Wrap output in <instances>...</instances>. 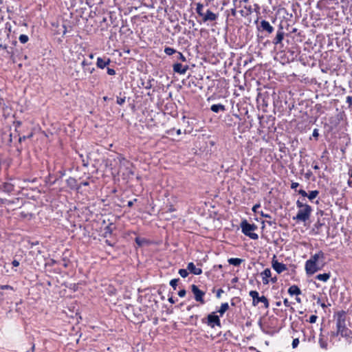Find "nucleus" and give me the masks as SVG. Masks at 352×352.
<instances>
[{
  "label": "nucleus",
  "mask_w": 352,
  "mask_h": 352,
  "mask_svg": "<svg viewBox=\"0 0 352 352\" xmlns=\"http://www.w3.org/2000/svg\"><path fill=\"white\" fill-rule=\"evenodd\" d=\"M190 288L191 292L194 294L195 300L201 304H204L205 300L204 299V296H205V292L199 289L198 286L194 284L190 286Z\"/></svg>",
  "instance_id": "10"
},
{
  "label": "nucleus",
  "mask_w": 352,
  "mask_h": 352,
  "mask_svg": "<svg viewBox=\"0 0 352 352\" xmlns=\"http://www.w3.org/2000/svg\"><path fill=\"white\" fill-rule=\"evenodd\" d=\"M319 344L321 348L322 349H327V341L324 340L322 338H319Z\"/></svg>",
  "instance_id": "33"
},
{
  "label": "nucleus",
  "mask_w": 352,
  "mask_h": 352,
  "mask_svg": "<svg viewBox=\"0 0 352 352\" xmlns=\"http://www.w3.org/2000/svg\"><path fill=\"white\" fill-rule=\"evenodd\" d=\"M260 208V205L259 204H256L255 206H253L252 208V210L256 212V210L257 208Z\"/></svg>",
  "instance_id": "63"
},
{
  "label": "nucleus",
  "mask_w": 352,
  "mask_h": 352,
  "mask_svg": "<svg viewBox=\"0 0 352 352\" xmlns=\"http://www.w3.org/2000/svg\"><path fill=\"white\" fill-rule=\"evenodd\" d=\"M298 344H299L298 338L294 339L292 341V348H294V349L296 348L298 346Z\"/></svg>",
  "instance_id": "42"
},
{
  "label": "nucleus",
  "mask_w": 352,
  "mask_h": 352,
  "mask_svg": "<svg viewBox=\"0 0 352 352\" xmlns=\"http://www.w3.org/2000/svg\"><path fill=\"white\" fill-rule=\"evenodd\" d=\"M299 186V184L297 182H292L291 184L292 189H296Z\"/></svg>",
  "instance_id": "54"
},
{
  "label": "nucleus",
  "mask_w": 352,
  "mask_h": 352,
  "mask_svg": "<svg viewBox=\"0 0 352 352\" xmlns=\"http://www.w3.org/2000/svg\"><path fill=\"white\" fill-rule=\"evenodd\" d=\"M14 124L15 127L18 128L21 125L22 123L21 121H16L14 122Z\"/></svg>",
  "instance_id": "61"
},
{
  "label": "nucleus",
  "mask_w": 352,
  "mask_h": 352,
  "mask_svg": "<svg viewBox=\"0 0 352 352\" xmlns=\"http://www.w3.org/2000/svg\"><path fill=\"white\" fill-rule=\"evenodd\" d=\"M313 173L311 170H308L305 174V177L309 180L311 177L312 176Z\"/></svg>",
  "instance_id": "49"
},
{
  "label": "nucleus",
  "mask_w": 352,
  "mask_h": 352,
  "mask_svg": "<svg viewBox=\"0 0 352 352\" xmlns=\"http://www.w3.org/2000/svg\"><path fill=\"white\" fill-rule=\"evenodd\" d=\"M312 135L313 137L317 140L318 136H319V133H318V129H315L313 131V133H312Z\"/></svg>",
  "instance_id": "47"
},
{
  "label": "nucleus",
  "mask_w": 352,
  "mask_h": 352,
  "mask_svg": "<svg viewBox=\"0 0 352 352\" xmlns=\"http://www.w3.org/2000/svg\"><path fill=\"white\" fill-rule=\"evenodd\" d=\"M66 183L67 186L69 187L71 189L78 190L80 188V186L77 184V180L74 177H69L66 180Z\"/></svg>",
  "instance_id": "18"
},
{
  "label": "nucleus",
  "mask_w": 352,
  "mask_h": 352,
  "mask_svg": "<svg viewBox=\"0 0 352 352\" xmlns=\"http://www.w3.org/2000/svg\"><path fill=\"white\" fill-rule=\"evenodd\" d=\"M11 24L7 22L5 24L4 29L0 30V47L3 49H6L8 47L7 43H6V38L3 37V34H5L7 38H9L10 33L11 32Z\"/></svg>",
  "instance_id": "7"
},
{
  "label": "nucleus",
  "mask_w": 352,
  "mask_h": 352,
  "mask_svg": "<svg viewBox=\"0 0 352 352\" xmlns=\"http://www.w3.org/2000/svg\"><path fill=\"white\" fill-rule=\"evenodd\" d=\"M312 208L310 206H307L306 208H300L296 216L294 217L293 219L297 221L306 222L309 220Z\"/></svg>",
  "instance_id": "3"
},
{
  "label": "nucleus",
  "mask_w": 352,
  "mask_h": 352,
  "mask_svg": "<svg viewBox=\"0 0 352 352\" xmlns=\"http://www.w3.org/2000/svg\"><path fill=\"white\" fill-rule=\"evenodd\" d=\"M135 201H137V199H134L132 201H129L127 203V206L130 208L132 207Z\"/></svg>",
  "instance_id": "56"
},
{
  "label": "nucleus",
  "mask_w": 352,
  "mask_h": 352,
  "mask_svg": "<svg viewBox=\"0 0 352 352\" xmlns=\"http://www.w3.org/2000/svg\"><path fill=\"white\" fill-rule=\"evenodd\" d=\"M270 281L272 283H276L277 282V277L276 276L271 277Z\"/></svg>",
  "instance_id": "62"
},
{
  "label": "nucleus",
  "mask_w": 352,
  "mask_h": 352,
  "mask_svg": "<svg viewBox=\"0 0 352 352\" xmlns=\"http://www.w3.org/2000/svg\"><path fill=\"white\" fill-rule=\"evenodd\" d=\"M319 195V191L317 190H311L309 192V193H307V197L309 200L314 199L318 195Z\"/></svg>",
  "instance_id": "27"
},
{
  "label": "nucleus",
  "mask_w": 352,
  "mask_h": 352,
  "mask_svg": "<svg viewBox=\"0 0 352 352\" xmlns=\"http://www.w3.org/2000/svg\"><path fill=\"white\" fill-rule=\"evenodd\" d=\"M229 309V305L228 302L222 303L219 309L217 311V312L219 313L220 316H222L226 311Z\"/></svg>",
  "instance_id": "25"
},
{
  "label": "nucleus",
  "mask_w": 352,
  "mask_h": 352,
  "mask_svg": "<svg viewBox=\"0 0 352 352\" xmlns=\"http://www.w3.org/2000/svg\"><path fill=\"white\" fill-rule=\"evenodd\" d=\"M0 190L8 195H13L15 191V184L12 182V179L0 184Z\"/></svg>",
  "instance_id": "9"
},
{
  "label": "nucleus",
  "mask_w": 352,
  "mask_h": 352,
  "mask_svg": "<svg viewBox=\"0 0 352 352\" xmlns=\"http://www.w3.org/2000/svg\"><path fill=\"white\" fill-rule=\"evenodd\" d=\"M12 265L14 267H18L19 265V262L16 260H13V261L12 262Z\"/></svg>",
  "instance_id": "59"
},
{
  "label": "nucleus",
  "mask_w": 352,
  "mask_h": 352,
  "mask_svg": "<svg viewBox=\"0 0 352 352\" xmlns=\"http://www.w3.org/2000/svg\"><path fill=\"white\" fill-rule=\"evenodd\" d=\"M241 228L242 232L245 235L249 236L252 239L256 240L258 239V235L252 231L255 230L257 228V226L252 223H250L247 220L244 219L241 223Z\"/></svg>",
  "instance_id": "2"
},
{
  "label": "nucleus",
  "mask_w": 352,
  "mask_h": 352,
  "mask_svg": "<svg viewBox=\"0 0 352 352\" xmlns=\"http://www.w3.org/2000/svg\"><path fill=\"white\" fill-rule=\"evenodd\" d=\"M203 16V21L204 22L210 21H215L217 18V16L213 13L211 10H208L206 12V14H204Z\"/></svg>",
  "instance_id": "16"
},
{
  "label": "nucleus",
  "mask_w": 352,
  "mask_h": 352,
  "mask_svg": "<svg viewBox=\"0 0 352 352\" xmlns=\"http://www.w3.org/2000/svg\"><path fill=\"white\" fill-rule=\"evenodd\" d=\"M283 303L286 307L290 306V302H289V300L287 298L284 299Z\"/></svg>",
  "instance_id": "60"
},
{
  "label": "nucleus",
  "mask_w": 352,
  "mask_h": 352,
  "mask_svg": "<svg viewBox=\"0 0 352 352\" xmlns=\"http://www.w3.org/2000/svg\"><path fill=\"white\" fill-rule=\"evenodd\" d=\"M261 275L262 276L263 283L264 285H267L270 282L269 278H270L272 276L270 269L266 268L263 272L261 273Z\"/></svg>",
  "instance_id": "15"
},
{
  "label": "nucleus",
  "mask_w": 352,
  "mask_h": 352,
  "mask_svg": "<svg viewBox=\"0 0 352 352\" xmlns=\"http://www.w3.org/2000/svg\"><path fill=\"white\" fill-rule=\"evenodd\" d=\"M272 266L278 274H280L287 270V266L285 264L279 263L277 260L274 259L272 260Z\"/></svg>",
  "instance_id": "12"
},
{
  "label": "nucleus",
  "mask_w": 352,
  "mask_h": 352,
  "mask_svg": "<svg viewBox=\"0 0 352 352\" xmlns=\"http://www.w3.org/2000/svg\"><path fill=\"white\" fill-rule=\"evenodd\" d=\"M203 8H204V6H203V5L201 3H198L197 4L196 12L201 16H204V13L202 12L203 11Z\"/></svg>",
  "instance_id": "28"
},
{
  "label": "nucleus",
  "mask_w": 352,
  "mask_h": 352,
  "mask_svg": "<svg viewBox=\"0 0 352 352\" xmlns=\"http://www.w3.org/2000/svg\"><path fill=\"white\" fill-rule=\"evenodd\" d=\"M201 320L203 323L207 324L211 328H214L215 326L221 327V320L216 312H212L208 315L207 318H203Z\"/></svg>",
  "instance_id": "5"
},
{
  "label": "nucleus",
  "mask_w": 352,
  "mask_h": 352,
  "mask_svg": "<svg viewBox=\"0 0 352 352\" xmlns=\"http://www.w3.org/2000/svg\"><path fill=\"white\" fill-rule=\"evenodd\" d=\"M164 52L166 53V54L168 55V56H170L175 53L177 52V51L172 48V47H166L165 49H164Z\"/></svg>",
  "instance_id": "29"
},
{
  "label": "nucleus",
  "mask_w": 352,
  "mask_h": 352,
  "mask_svg": "<svg viewBox=\"0 0 352 352\" xmlns=\"http://www.w3.org/2000/svg\"><path fill=\"white\" fill-rule=\"evenodd\" d=\"M288 293L291 296H298L301 294V290L297 285H294L289 287V288L288 289Z\"/></svg>",
  "instance_id": "21"
},
{
  "label": "nucleus",
  "mask_w": 352,
  "mask_h": 352,
  "mask_svg": "<svg viewBox=\"0 0 352 352\" xmlns=\"http://www.w3.org/2000/svg\"><path fill=\"white\" fill-rule=\"evenodd\" d=\"M329 278H330V273L320 274L316 276V278L317 280H321L323 282H327L329 279Z\"/></svg>",
  "instance_id": "24"
},
{
  "label": "nucleus",
  "mask_w": 352,
  "mask_h": 352,
  "mask_svg": "<svg viewBox=\"0 0 352 352\" xmlns=\"http://www.w3.org/2000/svg\"><path fill=\"white\" fill-rule=\"evenodd\" d=\"M187 270L195 275H200L202 273L201 268L196 267L195 264L192 262L189 263L187 266Z\"/></svg>",
  "instance_id": "17"
},
{
  "label": "nucleus",
  "mask_w": 352,
  "mask_h": 352,
  "mask_svg": "<svg viewBox=\"0 0 352 352\" xmlns=\"http://www.w3.org/2000/svg\"><path fill=\"white\" fill-rule=\"evenodd\" d=\"M286 35L284 32V28L280 23L278 26V28L276 30V35L272 40V43L276 46H283V41L284 40L285 36Z\"/></svg>",
  "instance_id": "8"
},
{
  "label": "nucleus",
  "mask_w": 352,
  "mask_h": 352,
  "mask_svg": "<svg viewBox=\"0 0 352 352\" xmlns=\"http://www.w3.org/2000/svg\"><path fill=\"white\" fill-rule=\"evenodd\" d=\"M0 289H2V290H6V289H10V290H12V291L14 290V288L12 286L8 285H1L0 286Z\"/></svg>",
  "instance_id": "40"
},
{
  "label": "nucleus",
  "mask_w": 352,
  "mask_h": 352,
  "mask_svg": "<svg viewBox=\"0 0 352 352\" xmlns=\"http://www.w3.org/2000/svg\"><path fill=\"white\" fill-rule=\"evenodd\" d=\"M144 87H145V89H151V82H150V81H149V82H148L146 83V85Z\"/></svg>",
  "instance_id": "64"
},
{
  "label": "nucleus",
  "mask_w": 352,
  "mask_h": 352,
  "mask_svg": "<svg viewBox=\"0 0 352 352\" xmlns=\"http://www.w3.org/2000/svg\"><path fill=\"white\" fill-rule=\"evenodd\" d=\"M346 101L349 104V107H351L352 105V97L351 96H347Z\"/></svg>",
  "instance_id": "53"
},
{
  "label": "nucleus",
  "mask_w": 352,
  "mask_h": 352,
  "mask_svg": "<svg viewBox=\"0 0 352 352\" xmlns=\"http://www.w3.org/2000/svg\"><path fill=\"white\" fill-rule=\"evenodd\" d=\"M135 243L139 245V246H142L143 245V244L145 243V239H141L140 237H136L135 239Z\"/></svg>",
  "instance_id": "37"
},
{
  "label": "nucleus",
  "mask_w": 352,
  "mask_h": 352,
  "mask_svg": "<svg viewBox=\"0 0 352 352\" xmlns=\"http://www.w3.org/2000/svg\"><path fill=\"white\" fill-rule=\"evenodd\" d=\"M82 166H83L87 167L89 166V160H88V159L82 158Z\"/></svg>",
  "instance_id": "51"
},
{
  "label": "nucleus",
  "mask_w": 352,
  "mask_h": 352,
  "mask_svg": "<svg viewBox=\"0 0 352 352\" xmlns=\"http://www.w3.org/2000/svg\"><path fill=\"white\" fill-rule=\"evenodd\" d=\"M318 317L316 315H311L310 317H309V322L310 323H315L316 320H317Z\"/></svg>",
  "instance_id": "43"
},
{
  "label": "nucleus",
  "mask_w": 352,
  "mask_h": 352,
  "mask_svg": "<svg viewBox=\"0 0 352 352\" xmlns=\"http://www.w3.org/2000/svg\"><path fill=\"white\" fill-rule=\"evenodd\" d=\"M224 292L222 289H219L217 292V298H220L221 296V294H223Z\"/></svg>",
  "instance_id": "52"
},
{
  "label": "nucleus",
  "mask_w": 352,
  "mask_h": 352,
  "mask_svg": "<svg viewBox=\"0 0 352 352\" xmlns=\"http://www.w3.org/2000/svg\"><path fill=\"white\" fill-rule=\"evenodd\" d=\"M324 263L320 265V263L314 261H307L305 262V271L307 275H313L316 272L320 270L323 267Z\"/></svg>",
  "instance_id": "6"
},
{
  "label": "nucleus",
  "mask_w": 352,
  "mask_h": 352,
  "mask_svg": "<svg viewBox=\"0 0 352 352\" xmlns=\"http://www.w3.org/2000/svg\"><path fill=\"white\" fill-rule=\"evenodd\" d=\"M340 335L341 336V333H338V330L337 329L336 331H332L331 333V336L332 337H336Z\"/></svg>",
  "instance_id": "57"
},
{
  "label": "nucleus",
  "mask_w": 352,
  "mask_h": 352,
  "mask_svg": "<svg viewBox=\"0 0 352 352\" xmlns=\"http://www.w3.org/2000/svg\"><path fill=\"white\" fill-rule=\"evenodd\" d=\"M107 74L110 76H114L116 74V71L112 68L107 67Z\"/></svg>",
  "instance_id": "46"
},
{
  "label": "nucleus",
  "mask_w": 352,
  "mask_h": 352,
  "mask_svg": "<svg viewBox=\"0 0 352 352\" xmlns=\"http://www.w3.org/2000/svg\"><path fill=\"white\" fill-rule=\"evenodd\" d=\"M258 31L266 32L268 34H272L274 29L270 23L266 20H262L260 22V25L258 26Z\"/></svg>",
  "instance_id": "11"
},
{
  "label": "nucleus",
  "mask_w": 352,
  "mask_h": 352,
  "mask_svg": "<svg viewBox=\"0 0 352 352\" xmlns=\"http://www.w3.org/2000/svg\"><path fill=\"white\" fill-rule=\"evenodd\" d=\"M125 100H126V97L125 96H123V97L117 96L116 102H117L118 104L122 105L125 102Z\"/></svg>",
  "instance_id": "34"
},
{
  "label": "nucleus",
  "mask_w": 352,
  "mask_h": 352,
  "mask_svg": "<svg viewBox=\"0 0 352 352\" xmlns=\"http://www.w3.org/2000/svg\"><path fill=\"white\" fill-rule=\"evenodd\" d=\"M188 65H182L181 63H176L173 65V69L174 72L184 74L188 69Z\"/></svg>",
  "instance_id": "13"
},
{
  "label": "nucleus",
  "mask_w": 352,
  "mask_h": 352,
  "mask_svg": "<svg viewBox=\"0 0 352 352\" xmlns=\"http://www.w3.org/2000/svg\"><path fill=\"white\" fill-rule=\"evenodd\" d=\"M307 206H309L308 204H303L302 202H301L300 200H298L296 201V206L300 209V208H306Z\"/></svg>",
  "instance_id": "39"
},
{
  "label": "nucleus",
  "mask_w": 352,
  "mask_h": 352,
  "mask_svg": "<svg viewBox=\"0 0 352 352\" xmlns=\"http://www.w3.org/2000/svg\"><path fill=\"white\" fill-rule=\"evenodd\" d=\"M228 262L230 265L239 266L243 262V260L239 258H230L228 260Z\"/></svg>",
  "instance_id": "23"
},
{
  "label": "nucleus",
  "mask_w": 352,
  "mask_h": 352,
  "mask_svg": "<svg viewBox=\"0 0 352 352\" xmlns=\"http://www.w3.org/2000/svg\"><path fill=\"white\" fill-rule=\"evenodd\" d=\"M249 295L252 298L253 306H256L259 302H262L264 304L265 308L269 307L268 299L265 296H259L258 292L254 290L250 291Z\"/></svg>",
  "instance_id": "4"
},
{
  "label": "nucleus",
  "mask_w": 352,
  "mask_h": 352,
  "mask_svg": "<svg viewBox=\"0 0 352 352\" xmlns=\"http://www.w3.org/2000/svg\"><path fill=\"white\" fill-rule=\"evenodd\" d=\"M320 259H322V262H323V260L324 259V254L321 250L319 251L318 253L315 254L314 255H312L308 261L320 263Z\"/></svg>",
  "instance_id": "19"
},
{
  "label": "nucleus",
  "mask_w": 352,
  "mask_h": 352,
  "mask_svg": "<svg viewBox=\"0 0 352 352\" xmlns=\"http://www.w3.org/2000/svg\"><path fill=\"white\" fill-rule=\"evenodd\" d=\"M177 58L178 60H180L183 62H186V58L183 55L182 53L181 52H177Z\"/></svg>",
  "instance_id": "38"
},
{
  "label": "nucleus",
  "mask_w": 352,
  "mask_h": 352,
  "mask_svg": "<svg viewBox=\"0 0 352 352\" xmlns=\"http://www.w3.org/2000/svg\"><path fill=\"white\" fill-rule=\"evenodd\" d=\"M336 328L338 333H341V336L345 338H352V331L349 329L346 324V313L344 310L338 311L336 314Z\"/></svg>",
  "instance_id": "1"
},
{
  "label": "nucleus",
  "mask_w": 352,
  "mask_h": 352,
  "mask_svg": "<svg viewBox=\"0 0 352 352\" xmlns=\"http://www.w3.org/2000/svg\"><path fill=\"white\" fill-rule=\"evenodd\" d=\"M85 74L83 72H81L80 71L76 70L75 73H72V76L74 77L76 79H83L85 78Z\"/></svg>",
  "instance_id": "26"
},
{
  "label": "nucleus",
  "mask_w": 352,
  "mask_h": 352,
  "mask_svg": "<svg viewBox=\"0 0 352 352\" xmlns=\"http://www.w3.org/2000/svg\"><path fill=\"white\" fill-rule=\"evenodd\" d=\"M91 64V63H87L85 59L82 61L81 65L83 68L84 73H86L87 72L89 74H92L94 72L95 69L94 67H89V65Z\"/></svg>",
  "instance_id": "20"
},
{
  "label": "nucleus",
  "mask_w": 352,
  "mask_h": 352,
  "mask_svg": "<svg viewBox=\"0 0 352 352\" xmlns=\"http://www.w3.org/2000/svg\"><path fill=\"white\" fill-rule=\"evenodd\" d=\"M186 291L184 289L179 290L178 292L179 296L182 297V298L186 296Z\"/></svg>",
  "instance_id": "48"
},
{
  "label": "nucleus",
  "mask_w": 352,
  "mask_h": 352,
  "mask_svg": "<svg viewBox=\"0 0 352 352\" xmlns=\"http://www.w3.org/2000/svg\"><path fill=\"white\" fill-rule=\"evenodd\" d=\"M111 63V59L107 57H98L96 61V66L100 69H104L108 66Z\"/></svg>",
  "instance_id": "14"
},
{
  "label": "nucleus",
  "mask_w": 352,
  "mask_h": 352,
  "mask_svg": "<svg viewBox=\"0 0 352 352\" xmlns=\"http://www.w3.org/2000/svg\"><path fill=\"white\" fill-rule=\"evenodd\" d=\"M104 231H105V234H107V233H108V234H111V232H112L111 225H109V226H107L104 228Z\"/></svg>",
  "instance_id": "45"
},
{
  "label": "nucleus",
  "mask_w": 352,
  "mask_h": 352,
  "mask_svg": "<svg viewBox=\"0 0 352 352\" xmlns=\"http://www.w3.org/2000/svg\"><path fill=\"white\" fill-rule=\"evenodd\" d=\"M179 280V278H174L170 281V285L173 288L174 290L176 289Z\"/></svg>",
  "instance_id": "31"
},
{
  "label": "nucleus",
  "mask_w": 352,
  "mask_h": 352,
  "mask_svg": "<svg viewBox=\"0 0 352 352\" xmlns=\"http://www.w3.org/2000/svg\"><path fill=\"white\" fill-rule=\"evenodd\" d=\"M210 109L214 113H219V111H225L226 107L221 104H214L211 106Z\"/></svg>",
  "instance_id": "22"
},
{
  "label": "nucleus",
  "mask_w": 352,
  "mask_h": 352,
  "mask_svg": "<svg viewBox=\"0 0 352 352\" xmlns=\"http://www.w3.org/2000/svg\"><path fill=\"white\" fill-rule=\"evenodd\" d=\"M298 194H300V195H302L304 197L307 196V193L306 192V191L302 189L298 190Z\"/></svg>",
  "instance_id": "50"
},
{
  "label": "nucleus",
  "mask_w": 352,
  "mask_h": 352,
  "mask_svg": "<svg viewBox=\"0 0 352 352\" xmlns=\"http://www.w3.org/2000/svg\"><path fill=\"white\" fill-rule=\"evenodd\" d=\"M324 226V223H321L319 220L315 223L314 226L317 230L320 229Z\"/></svg>",
  "instance_id": "44"
},
{
  "label": "nucleus",
  "mask_w": 352,
  "mask_h": 352,
  "mask_svg": "<svg viewBox=\"0 0 352 352\" xmlns=\"http://www.w3.org/2000/svg\"><path fill=\"white\" fill-rule=\"evenodd\" d=\"M32 136H33V133H30L29 135H23V136H21V137H19V142H21L22 141H25L26 139L31 138Z\"/></svg>",
  "instance_id": "36"
},
{
  "label": "nucleus",
  "mask_w": 352,
  "mask_h": 352,
  "mask_svg": "<svg viewBox=\"0 0 352 352\" xmlns=\"http://www.w3.org/2000/svg\"><path fill=\"white\" fill-rule=\"evenodd\" d=\"M19 40L21 43L25 44L28 41L29 38L25 34H21L19 37Z\"/></svg>",
  "instance_id": "30"
},
{
  "label": "nucleus",
  "mask_w": 352,
  "mask_h": 352,
  "mask_svg": "<svg viewBox=\"0 0 352 352\" xmlns=\"http://www.w3.org/2000/svg\"><path fill=\"white\" fill-rule=\"evenodd\" d=\"M69 261L66 258H63L60 261V265H63L64 267L67 268L68 267L69 265Z\"/></svg>",
  "instance_id": "35"
},
{
  "label": "nucleus",
  "mask_w": 352,
  "mask_h": 352,
  "mask_svg": "<svg viewBox=\"0 0 352 352\" xmlns=\"http://www.w3.org/2000/svg\"><path fill=\"white\" fill-rule=\"evenodd\" d=\"M261 216H262V217H265V219H267V218H268L269 219H272L271 215H270V214H265V213H263V212H261Z\"/></svg>",
  "instance_id": "55"
},
{
  "label": "nucleus",
  "mask_w": 352,
  "mask_h": 352,
  "mask_svg": "<svg viewBox=\"0 0 352 352\" xmlns=\"http://www.w3.org/2000/svg\"><path fill=\"white\" fill-rule=\"evenodd\" d=\"M179 274L182 278H186L188 276V272L187 269H180L179 270Z\"/></svg>",
  "instance_id": "32"
},
{
  "label": "nucleus",
  "mask_w": 352,
  "mask_h": 352,
  "mask_svg": "<svg viewBox=\"0 0 352 352\" xmlns=\"http://www.w3.org/2000/svg\"><path fill=\"white\" fill-rule=\"evenodd\" d=\"M263 223H267V224H268L269 226H276V223L275 219L272 220V219H270V220H266L265 221H263Z\"/></svg>",
  "instance_id": "41"
},
{
  "label": "nucleus",
  "mask_w": 352,
  "mask_h": 352,
  "mask_svg": "<svg viewBox=\"0 0 352 352\" xmlns=\"http://www.w3.org/2000/svg\"><path fill=\"white\" fill-rule=\"evenodd\" d=\"M174 211H175V208L173 207V205H170V206H168V210H167V212H174Z\"/></svg>",
  "instance_id": "58"
}]
</instances>
